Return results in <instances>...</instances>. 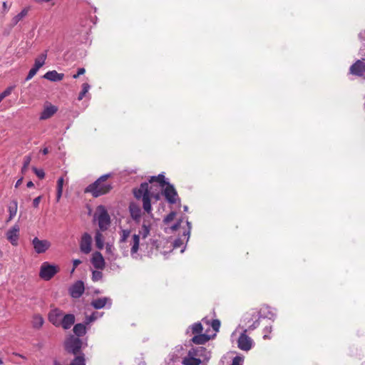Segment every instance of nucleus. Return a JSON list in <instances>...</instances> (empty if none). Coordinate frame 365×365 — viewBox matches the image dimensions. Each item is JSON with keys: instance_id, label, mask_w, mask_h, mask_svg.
<instances>
[{"instance_id": "f257e3e1", "label": "nucleus", "mask_w": 365, "mask_h": 365, "mask_svg": "<svg viewBox=\"0 0 365 365\" xmlns=\"http://www.w3.org/2000/svg\"><path fill=\"white\" fill-rule=\"evenodd\" d=\"M220 327L218 319L210 320L207 317L202 319L201 322H197L190 327L194 336L191 341L195 344H205L212 337L215 336Z\"/></svg>"}, {"instance_id": "f03ea898", "label": "nucleus", "mask_w": 365, "mask_h": 365, "mask_svg": "<svg viewBox=\"0 0 365 365\" xmlns=\"http://www.w3.org/2000/svg\"><path fill=\"white\" fill-rule=\"evenodd\" d=\"M109 176V175H104L100 177L86 188L85 192L91 193L94 197L108 193L112 189L111 184L106 182Z\"/></svg>"}, {"instance_id": "7ed1b4c3", "label": "nucleus", "mask_w": 365, "mask_h": 365, "mask_svg": "<svg viewBox=\"0 0 365 365\" xmlns=\"http://www.w3.org/2000/svg\"><path fill=\"white\" fill-rule=\"evenodd\" d=\"M96 218L101 231H105L108 228L110 224V217L104 206L99 205L97 207Z\"/></svg>"}, {"instance_id": "20e7f679", "label": "nucleus", "mask_w": 365, "mask_h": 365, "mask_svg": "<svg viewBox=\"0 0 365 365\" xmlns=\"http://www.w3.org/2000/svg\"><path fill=\"white\" fill-rule=\"evenodd\" d=\"M83 341L78 337L70 336L65 341V349L67 352L78 355L82 354L81 349L82 347Z\"/></svg>"}, {"instance_id": "39448f33", "label": "nucleus", "mask_w": 365, "mask_h": 365, "mask_svg": "<svg viewBox=\"0 0 365 365\" xmlns=\"http://www.w3.org/2000/svg\"><path fill=\"white\" fill-rule=\"evenodd\" d=\"M58 271L59 267L57 265L51 264L48 262H44L41 266L39 277L43 280L48 281L57 274Z\"/></svg>"}, {"instance_id": "423d86ee", "label": "nucleus", "mask_w": 365, "mask_h": 365, "mask_svg": "<svg viewBox=\"0 0 365 365\" xmlns=\"http://www.w3.org/2000/svg\"><path fill=\"white\" fill-rule=\"evenodd\" d=\"M188 352L195 358L200 359L202 363L207 362L210 357V351L203 346L192 347Z\"/></svg>"}, {"instance_id": "0eeeda50", "label": "nucleus", "mask_w": 365, "mask_h": 365, "mask_svg": "<svg viewBox=\"0 0 365 365\" xmlns=\"http://www.w3.org/2000/svg\"><path fill=\"white\" fill-rule=\"evenodd\" d=\"M188 352L195 358L200 359L202 363L207 362L210 357V351L203 346L192 347Z\"/></svg>"}, {"instance_id": "6e6552de", "label": "nucleus", "mask_w": 365, "mask_h": 365, "mask_svg": "<svg viewBox=\"0 0 365 365\" xmlns=\"http://www.w3.org/2000/svg\"><path fill=\"white\" fill-rule=\"evenodd\" d=\"M247 329H244L237 339V347L245 351H250L254 346L253 340L247 334Z\"/></svg>"}, {"instance_id": "1a4fd4ad", "label": "nucleus", "mask_w": 365, "mask_h": 365, "mask_svg": "<svg viewBox=\"0 0 365 365\" xmlns=\"http://www.w3.org/2000/svg\"><path fill=\"white\" fill-rule=\"evenodd\" d=\"M32 245L35 252L38 254L46 252L51 247V242L47 240H40L34 237L32 240Z\"/></svg>"}, {"instance_id": "9d476101", "label": "nucleus", "mask_w": 365, "mask_h": 365, "mask_svg": "<svg viewBox=\"0 0 365 365\" xmlns=\"http://www.w3.org/2000/svg\"><path fill=\"white\" fill-rule=\"evenodd\" d=\"M63 312L60 309L55 308L48 313V320L55 327H60L61 320L63 317Z\"/></svg>"}, {"instance_id": "9b49d317", "label": "nucleus", "mask_w": 365, "mask_h": 365, "mask_svg": "<svg viewBox=\"0 0 365 365\" xmlns=\"http://www.w3.org/2000/svg\"><path fill=\"white\" fill-rule=\"evenodd\" d=\"M128 210L132 220L137 224L140 223L142 217L140 207L135 202H130Z\"/></svg>"}, {"instance_id": "f8f14e48", "label": "nucleus", "mask_w": 365, "mask_h": 365, "mask_svg": "<svg viewBox=\"0 0 365 365\" xmlns=\"http://www.w3.org/2000/svg\"><path fill=\"white\" fill-rule=\"evenodd\" d=\"M163 195L169 203H176L178 199V193L173 185L168 183L163 191Z\"/></svg>"}, {"instance_id": "ddd939ff", "label": "nucleus", "mask_w": 365, "mask_h": 365, "mask_svg": "<svg viewBox=\"0 0 365 365\" xmlns=\"http://www.w3.org/2000/svg\"><path fill=\"white\" fill-rule=\"evenodd\" d=\"M6 238L14 246L18 245L19 238V227L17 225H14L6 232Z\"/></svg>"}, {"instance_id": "4468645a", "label": "nucleus", "mask_w": 365, "mask_h": 365, "mask_svg": "<svg viewBox=\"0 0 365 365\" xmlns=\"http://www.w3.org/2000/svg\"><path fill=\"white\" fill-rule=\"evenodd\" d=\"M91 236L87 232L84 233L80 242L81 251L84 254H88L91 251Z\"/></svg>"}, {"instance_id": "2eb2a0df", "label": "nucleus", "mask_w": 365, "mask_h": 365, "mask_svg": "<svg viewBox=\"0 0 365 365\" xmlns=\"http://www.w3.org/2000/svg\"><path fill=\"white\" fill-rule=\"evenodd\" d=\"M349 73L354 76H362L365 73V63L357 60L349 68Z\"/></svg>"}, {"instance_id": "dca6fc26", "label": "nucleus", "mask_w": 365, "mask_h": 365, "mask_svg": "<svg viewBox=\"0 0 365 365\" xmlns=\"http://www.w3.org/2000/svg\"><path fill=\"white\" fill-rule=\"evenodd\" d=\"M85 287L82 281H77L69 289V292L73 298H79L84 292Z\"/></svg>"}, {"instance_id": "f3484780", "label": "nucleus", "mask_w": 365, "mask_h": 365, "mask_svg": "<svg viewBox=\"0 0 365 365\" xmlns=\"http://www.w3.org/2000/svg\"><path fill=\"white\" fill-rule=\"evenodd\" d=\"M259 319H268L274 322L276 318V314L272 312L271 307L265 305L263 306L258 312Z\"/></svg>"}, {"instance_id": "a211bd4d", "label": "nucleus", "mask_w": 365, "mask_h": 365, "mask_svg": "<svg viewBox=\"0 0 365 365\" xmlns=\"http://www.w3.org/2000/svg\"><path fill=\"white\" fill-rule=\"evenodd\" d=\"M91 263L93 265V267L97 269H103L105 268V260L102 255V254L99 252H95L93 254L92 258H91Z\"/></svg>"}, {"instance_id": "6ab92c4d", "label": "nucleus", "mask_w": 365, "mask_h": 365, "mask_svg": "<svg viewBox=\"0 0 365 365\" xmlns=\"http://www.w3.org/2000/svg\"><path fill=\"white\" fill-rule=\"evenodd\" d=\"M151 230V222L150 220L147 219L145 217H143V224L141 226V229L139 230V235L142 236L143 239L147 238Z\"/></svg>"}, {"instance_id": "aec40b11", "label": "nucleus", "mask_w": 365, "mask_h": 365, "mask_svg": "<svg viewBox=\"0 0 365 365\" xmlns=\"http://www.w3.org/2000/svg\"><path fill=\"white\" fill-rule=\"evenodd\" d=\"M75 323V316L73 314H67L63 315L60 322V327L64 329H68Z\"/></svg>"}, {"instance_id": "412c9836", "label": "nucleus", "mask_w": 365, "mask_h": 365, "mask_svg": "<svg viewBox=\"0 0 365 365\" xmlns=\"http://www.w3.org/2000/svg\"><path fill=\"white\" fill-rule=\"evenodd\" d=\"M43 78L52 82L61 81L63 79L64 74L58 73L56 71L53 70L46 72L44 74Z\"/></svg>"}, {"instance_id": "4be33fe9", "label": "nucleus", "mask_w": 365, "mask_h": 365, "mask_svg": "<svg viewBox=\"0 0 365 365\" xmlns=\"http://www.w3.org/2000/svg\"><path fill=\"white\" fill-rule=\"evenodd\" d=\"M57 110L56 106L51 105L45 107L41 113L40 119L46 120L51 118L56 113Z\"/></svg>"}, {"instance_id": "5701e85b", "label": "nucleus", "mask_w": 365, "mask_h": 365, "mask_svg": "<svg viewBox=\"0 0 365 365\" xmlns=\"http://www.w3.org/2000/svg\"><path fill=\"white\" fill-rule=\"evenodd\" d=\"M130 254L133 255L136 254L139 250L140 245V235L138 234H134L130 241Z\"/></svg>"}, {"instance_id": "b1692460", "label": "nucleus", "mask_w": 365, "mask_h": 365, "mask_svg": "<svg viewBox=\"0 0 365 365\" xmlns=\"http://www.w3.org/2000/svg\"><path fill=\"white\" fill-rule=\"evenodd\" d=\"M182 364L183 365H200L201 364V361L200 359L195 358L187 352V355L182 358Z\"/></svg>"}, {"instance_id": "393cba45", "label": "nucleus", "mask_w": 365, "mask_h": 365, "mask_svg": "<svg viewBox=\"0 0 365 365\" xmlns=\"http://www.w3.org/2000/svg\"><path fill=\"white\" fill-rule=\"evenodd\" d=\"M149 182L154 186V183H158L160 188L164 187L168 183H167L165 180V176L163 174H160L158 176H153L149 180Z\"/></svg>"}, {"instance_id": "a878e982", "label": "nucleus", "mask_w": 365, "mask_h": 365, "mask_svg": "<svg viewBox=\"0 0 365 365\" xmlns=\"http://www.w3.org/2000/svg\"><path fill=\"white\" fill-rule=\"evenodd\" d=\"M108 301H110V299L108 297L98 298L91 302V305L95 309H99L103 308Z\"/></svg>"}, {"instance_id": "bb28decb", "label": "nucleus", "mask_w": 365, "mask_h": 365, "mask_svg": "<svg viewBox=\"0 0 365 365\" xmlns=\"http://www.w3.org/2000/svg\"><path fill=\"white\" fill-rule=\"evenodd\" d=\"M31 323L33 328L39 329L42 327L44 319L41 314H36L33 316Z\"/></svg>"}, {"instance_id": "cd10ccee", "label": "nucleus", "mask_w": 365, "mask_h": 365, "mask_svg": "<svg viewBox=\"0 0 365 365\" xmlns=\"http://www.w3.org/2000/svg\"><path fill=\"white\" fill-rule=\"evenodd\" d=\"M153 195H145L143 197V207L145 212L148 214H150L152 211V206L150 202V198L153 197Z\"/></svg>"}, {"instance_id": "c85d7f7f", "label": "nucleus", "mask_w": 365, "mask_h": 365, "mask_svg": "<svg viewBox=\"0 0 365 365\" xmlns=\"http://www.w3.org/2000/svg\"><path fill=\"white\" fill-rule=\"evenodd\" d=\"M46 51L41 53V55H39L36 59H35V62H34V66L37 68L38 70H39L40 68H41L44 63H45V61L46 59V57H47V53H46Z\"/></svg>"}, {"instance_id": "c756f323", "label": "nucleus", "mask_w": 365, "mask_h": 365, "mask_svg": "<svg viewBox=\"0 0 365 365\" xmlns=\"http://www.w3.org/2000/svg\"><path fill=\"white\" fill-rule=\"evenodd\" d=\"M73 331L74 334L77 336H82L86 332V326L84 324H81V323L76 324L73 327Z\"/></svg>"}, {"instance_id": "7c9ffc66", "label": "nucleus", "mask_w": 365, "mask_h": 365, "mask_svg": "<svg viewBox=\"0 0 365 365\" xmlns=\"http://www.w3.org/2000/svg\"><path fill=\"white\" fill-rule=\"evenodd\" d=\"M28 12H29L28 8L24 9L19 14H18L16 16H15L12 19V21H11L12 24L14 25L17 24L21 20H22L28 14Z\"/></svg>"}, {"instance_id": "2f4dec72", "label": "nucleus", "mask_w": 365, "mask_h": 365, "mask_svg": "<svg viewBox=\"0 0 365 365\" xmlns=\"http://www.w3.org/2000/svg\"><path fill=\"white\" fill-rule=\"evenodd\" d=\"M75 356V358L72 360L70 365H86L85 355L83 354Z\"/></svg>"}, {"instance_id": "473e14b6", "label": "nucleus", "mask_w": 365, "mask_h": 365, "mask_svg": "<svg viewBox=\"0 0 365 365\" xmlns=\"http://www.w3.org/2000/svg\"><path fill=\"white\" fill-rule=\"evenodd\" d=\"M152 189L153 185H151L150 186H149V184L148 182L142 183L139 187V190L143 191V192L144 193V196L153 195L151 192Z\"/></svg>"}, {"instance_id": "72a5a7b5", "label": "nucleus", "mask_w": 365, "mask_h": 365, "mask_svg": "<svg viewBox=\"0 0 365 365\" xmlns=\"http://www.w3.org/2000/svg\"><path fill=\"white\" fill-rule=\"evenodd\" d=\"M95 242H96V246L101 250L103 247V235L99 232L97 231L95 235Z\"/></svg>"}, {"instance_id": "f704fd0d", "label": "nucleus", "mask_w": 365, "mask_h": 365, "mask_svg": "<svg viewBox=\"0 0 365 365\" xmlns=\"http://www.w3.org/2000/svg\"><path fill=\"white\" fill-rule=\"evenodd\" d=\"M9 217L8 220H11L17 212V202L13 201L9 207Z\"/></svg>"}, {"instance_id": "c9c22d12", "label": "nucleus", "mask_w": 365, "mask_h": 365, "mask_svg": "<svg viewBox=\"0 0 365 365\" xmlns=\"http://www.w3.org/2000/svg\"><path fill=\"white\" fill-rule=\"evenodd\" d=\"M63 178H60L57 181V193H56V198L57 201H59L63 192Z\"/></svg>"}, {"instance_id": "e433bc0d", "label": "nucleus", "mask_w": 365, "mask_h": 365, "mask_svg": "<svg viewBox=\"0 0 365 365\" xmlns=\"http://www.w3.org/2000/svg\"><path fill=\"white\" fill-rule=\"evenodd\" d=\"M90 88V85L88 83H84L82 85V91L80 92L78 99L79 101H81L85 95L88 92V90Z\"/></svg>"}, {"instance_id": "4c0bfd02", "label": "nucleus", "mask_w": 365, "mask_h": 365, "mask_svg": "<svg viewBox=\"0 0 365 365\" xmlns=\"http://www.w3.org/2000/svg\"><path fill=\"white\" fill-rule=\"evenodd\" d=\"M130 235V230H123L120 232V242H125L129 237Z\"/></svg>"}, {"instance_id": "58836bf2", "label": "nucleus", "mask_w": 365, "mask_h": 365, "mask_svg": "<svg viewBox=\"0 0 365 365\" xmlns=\"http://www.w3.org/2000/svg\"><path fill=\"white\" fill-rule=\"evenodd\" d=\"M245 357L242 354L237 355L232 359V363L230 365H243Z\"/></svg>"}, {"instance_id": "ea45409f", "label": "nucleus", "mask_w": 365, "mask_h": 365, "mask_svg": "<svg viewBox=\"0 0 365 365\" xmlns=\"http://www.w3.org/2000/svg\"><path fill=\"white\" fill-rule=\"evenodd\" d=\"M103 278V273L101 271L96 270L92 272V279L94 282L101 280Z\"/></svg>"}, {"instance_id": "a19ab883", "label": "nucleus", "mask_w": 365, "mask_h": 365, "mask_svg": "<svg viewBox=\"0 0 365 365\" xmlns=\"http://www.w3.org/2000/svg\"><path fill=\"white\" fill-rule=\"evenodd\" d=\"M272 331V325L266 326L263 330L264 334L263 336L264 339H269L270 336H269V334H270Z\"/></svg>"}, {"instance_id": "79ce46f5", "label": "nucleus", "mask_w": 365, "mask_h": 365, "mask_svg": "<svg viewBox=\"0 0 365 365\" xmlns=\"http://www.w3.org/2000/svg\"><path fill=\"white\" fill-rule=\"evenodd\" d=\"M176 215L175 212H170L163 220L164 223L168 224L173 221Z\"/></svg>"}, {"instance_id": "37998d69", "label": "nucleus", "mask_w": 365, "mask_h": 365, "mask_svg": "<svg viewBox=\"0 0 365 365\" xmlns=\"http://www.w3.org/2000/svg\"><path fill=\"white\" fill-rule=\"evenodd\" d=\"M98 317V312H93L91 315L86 317V323L89 324L96 319H97Z\"/></svg>"}, {"instance_id": "c03bdc74", "label": "nucleus", "mask_w": 365, "mask_h": 365, "mask_svg": "<svg viewBox=\"0 0 365 365\" xmlns=\"http://www.w3.org/2000/svg\"><path fill=\"white\" fill-rule=\"evenodd\" d=\"M33 170L38 178L43 179L45 177V173L42 169H37L34 167Z\"/></svg>"}, {"instance_id": "a18cd8bd", "label": "nucleus", "mask_w": 365, "mask_h": 365, "mask_svg": "<svg viewBox=\"0 0 365 365\" xmlns=\"http://www.w3.org/2000/svg\"><path fill=\"white\" fill-rule=\"evenodd\" d=\"M38 69L36 68L34 66L29 71L26 78V81H29L31 80L36 74V73L38 72Z\"/></svg>"}, {"instance_id": "49530a36", "label": "nucleus", "mask_w": 365, "mask_h": 365, "mask_svg": "<svg viewBox=\"0 0 365 365\" xmlns=\"http://www.w3.org/2000/svg\"><path fill=\"white\" fill-rule=\"evenodd\" d=\"M259 319H257V320H255L249 327L247 329V331H252L254 329H255L256 328H257L259 325Z\"/></svg>"}, {"instance_id": "de8ad7c7", "label": "nucleus", "mask_w": 365, "mask_h": 365, "mask_svg": "<svg viewBox=\"0 0 365 365\" xmlns=\"http://www.w3.org/2000/svg\"><path fill=\"white\" fill-rule=\"evenodd\" d=\"M12 91V87L7 88L4 92L0 93V96L2 99L6 98V96H9L11 93Z\"/></svg>"}, {"instance_id": "09e8293b", "label": "nucleus", "mask_w": 365, "mask_h": 365, "mask_svg": "<svg viewBox=\"0 0 365 365\" xmlns=\"http://www.w3.org/2000/svg\"><path fill=\"white\" fill-rule=\"evenodd\" d=\"M134 196L135 198L137 199H140V198H143V196H144V193L143 192V191H141L140 190L138 189V190H134Z\"/></svg>"}, {"instance_id": "8fccbe9b", "label": "nucleus", "mask_w": 365, "mask_h": 365, "mask_svg": "<svg viewBox=\"0 0 365 365\" xmlns=\"http://www.w3.org/2000/svg\"><path fill=\"white\" fill-rule=\"evenodd\" d=\"M81 260L78 259H74L73 261V267L71 270V273H73L75 270V269L80 264H81Z\"/></svg>"}, {"instance_id": "3c124183", "label": "nucleus", "mask_w": 365, "mask_h": 365, "mask_svg": "<svg viewBox=\"0 0 365 365\" xmlns=\"http://www.w3.org/2000/svg\"><path fill=\"white\" fill-rule=\"evenodd\" d=\"M41 196H38V197H36L35 199H34V200H33V206L34 207H38V205H39V203L41 202Z\"/></svg>"}, {"instance_id": "603ef678", "label": "nucleus", "mask_w": 365, "mask_h": 365, "mask_svg": "<svg viewBox=\"0 0 365 365\" xmlns=\"http://www.w3.org/2000/svg\"><path fill=\"white\" fill-rule=\"evenodd\" d=\"M182 245V241L180 239H177L173 242V247L175 248L180 247Z\"/></svg>"}, {"instance_id": "864d4df0", "label": "nucleus", "mask_w": 365, "mask_h": 365, "mask_svg": "<svg viewBox=\"0 0 365 365\" xmlns=\"http://www.w3.org/2000/svg\"><path fill=\"white\" fill-rule=\"evenodd\" d=\"M29 161H26L21 168L22 173L25 174L29 167Z\"/></svg>"}, {"instance_id": "5fc2aeb1", "label": "nucleus", "mask_w": 365, "mask_h": 365, "mask_svg": "<svg viewBox=\"0 0 365 365\" xmlns=\"http://www.w3.org/2000/svg\"><path fill=\"white\" fill-rule=\"evenodd\" d=\"M180 226V222H178L177 223H175V225H173L172 227H171V229L173 230H177Z\"/></svg>"}, {"instance_id": "6e6d98bb", "label": "nucleus", "mask_w": 365, "mask_h": 365, "mask_svg": "<svg viewBox=\"0 0 365 365\" xmlns=\"http://www.w3.org/2000/svg\"><path fill=\"white\" fill-rule=\"evenodd\" d=\"M85 72H86V70H85V68H78V71H77V73H78V75H80V76H81V75L84 74V73H85Z\"/></svg>"}, {"instance_id": "4d7b16f0", "label": "nucleus", "mask_w": 365, "mask_h": 365, "mask_svg": "<svg viewBox=\"0 0 365 365\" xmlns=\"http://www.w3.org/2000/svg\"><path fill=\"white\" fill-rule=\"evenodd\" d=\"M22 181H23V178L19 179L17 180V182H16L15 187H18L22 183Z\"/></svg>"}, {"instance_id": "13d9d810", "label": "nucleus", "mask_w": 365, "mask_h": 365, "mask_svg": "<svg viewBox=\"0 0 365 365\" xmlns=\"http://www.w3.org/2000/svg\"><path fill=\"white\" fill-rule=\"evenodd\" d=\"M34 183H33V182H32V181H29V182H27V184H26V186H27V187H29V188H31V187H34Z\"/></svg>"}, {"instance_id": "bf43d9fd", "label": "nucleus", "mask_w": 365, "mask_h": 365, "mask_svg": "<svg viewBox=\"0 0 365 365\" xmlns=\"http://www.w3.org/2000/svg\"><path fill=\"white\" fill-rule=\"evenodd\" d=\"M3 8L5 11H6L8 9V7H7V4L6 2H4L3 3Z\"/></svg>"}, {"instance_id": "052dcab7", "label": "nucleus", "mask_w": 365, "mask_h": 365, "mask_svg": "<svg viewBox=\"0 0 365 365\" xmlns=\"http://www.w3.org/2000/svg\"><path fill=\"white\" fill-rule=\"evenodd\" d=\"M48 148H44V149L42 150V153H43L44 155L47 154V153H48Z\"/></svg>"}, {"instance_id": "680f3d73", "label": "nucleus", "mask_w": 365, "mask_h": 365, "mask_svg": "<svg viewBox=\"0 0 365 365\" xmlns=\"http://www.w3.org/2000/svg\"><path fill=\"white\" fill-rule=\"evenodd\" d=\"M79 76H80V75H78V73H76V74H74V75L73 76V78H78Z\"/></svg>"}, {"instance_id": "e2e57ef3", "label": "nucleus", "mask_w": 365, "mask_h": 365, "mask_svg": "<svg viewBox=\"0 0 365 365\" xmlns=\"http://www.w3.org/2000/svg\"><path fill=\"white\" fill-rule=\"evenodd\" d=\"M54 365H61V364L59 362L56 361V362L54 363Z\"/></svg>"}, {"instance_id": "0e129e2a", "label": "nucleus", "mask_w": 365, "mask_h": 365, "mask_svg": "<svg viewBox=\"0 0 365 365\" xmlns=\"http://www.w3.org/2000/svg\"><path fill=\"white\" fill-rule=\"evenodd\" d=\"M3 364V361L0 359V365Z\"/></svg>"}, {"instance_id": "69168bd1", "label": "nucleus", "mask_w": 365, "mask_h": 365, "mask_svg": "<svg viewBox=\"0 0 365 365\" xmlns=\"http://www.w3.org/2000/svg\"><path fill=\"white\" fill-rule=\"evenodd\" d=\"M3 99L1 98V97L0 96V103L1 102Z\"/></svg>"}, {"instance_id": "338daca9", "label": "nucleus", "mask_w": 365, "mask_h": 365, "mask_svg": "<svg viewBox=\"0 0 365 365\" xmlns=\"http://www.w3.org/2000/svg\"><path fill=\"white\" fill-rule=\"evenodd\" d=\"M364 78H365V76H364Z\"/></svg>"}]
</instances>
